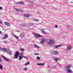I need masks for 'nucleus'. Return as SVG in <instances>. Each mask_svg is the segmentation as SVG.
Masks as SVG:
<instances>
[{
  "instance_id": "f257e3e1",
  "label": "nucleus",
  "mask_w": 73,
  "mask_h": 73,
  "mask_svg": "<svg viewBox=\"0 0 73 73\" xmlns=\"http://www.w3.org/2000/svg\"><path fill=\"white\" fill-rule=\"evenodd\" d=\"M19 52L18 51H16L15 52V54L14 56V58H17L18 57H19Z\"/></svg>"
},
{
  "instance_id": "f03ea898",
  "label": "nucleus",
  "mask_w": 73,
  "mask_h": 73,
  "mask_svg": "<svg viewBox=\"0 0 73 73\" xmlns=\"http://www.w3.org/2000/svg\"><path fill=\"white\" fill-rule=\"evenodd\" d=\"M54 44V41L52 40H50L49 41V42H48V45H52V44Z\"/></svg>"
},
{
  "instance_id": "7ed1b4c3",
  "label": "nucleus",
  "mask_w": 73,
  "mask_h": 73,
  "mask_svg": "<svg viewBox=\"0 0 73 73\" xmlns=\"http://www.w3.org/2000/svg\"><path fill=\"white\" fill-rule=\"evenodd\" d=\"M58 54V52L57 51H52L51 53L52 55H53L54 54Z\"/></svg>"
},
{
  "instance_id": "20e7f679",
  "label": "nucleus",
  "mask_w": 73,
  "mask_h": 73,
  "mask_svg": "<svg viewBox=\"0 0 73 73\" xmlns=\"http://www.w3.org/2000/svg\"><path fill=\"white\" fill-rule=\"evenodd\" d=\"M4 36L5 37H3L2 38L3 40L6 39V38H7L8 37V35L7 34H5L4 35Z\"/></svg>"
},
{
  "instance_id": "39448f33",
  "label": "nucleus",
  "mask_w": 73,
  "mask_h": 73,
  "mask_svg": "<svg viewBox=\"0 0 73 73\" xmlns=\"http://www.w3.org/2000/svg\"><path fill=\"white\" fill-rule=\"evenodd\" d=\"M2 57L4 59V60H5V61H10L9 59L6 58L3 55L2 56Z\"/></svg>"
},
{
  "instance_id": "423d86ee",
  "label": "nucleus",
  "mask_w": 73,
  "mask_h": 73,
  "mask_svg": "<svg viewBox=\"0 0 73 73\" xmlns=\"http://www.w3.org/2000/svg\"><path fill=\"white\" fill-rule=\"evenodd\" d=\"M24 16L26 17H29L31 16V15L29 14H25L24 15Z\"/></svg>"
},
{
  "instance_id": "0eeeda50",
  "label": "nucleus",
  "mask_w": 73,
  "mask_h": 73,
  "mask_svg": "<svg viewBox=\"0 0 73 73\" xmlns=\"http://www.w3.org/2000/svg\"><path fill=\"white\" fill-rule=\"evenodd\" d=\"M35 37H36V38H38V37H41V35L38 34H36L35 35Z\"/></svg>"
},
{
  "instance_id": "6e6552de",
  "label": "nucleus",
  "mask_w": 73,
  "mask_h": 73,
  "mask_svg": "<svg viewBox=\"0 0 73 73\" xmlns=\"http://www.w3.org/2000/svg\"><path fill=\"white\" fill-rule=\"evenodd\" d=\"M70 67H71V66H67L65 67V69L66 70H69V69L70 68Z\"/></svg>"
},
{
  "instance_id": "1a4fd4ad",
  "label": "nucleus",
  "mask_w": 73,
  "mask_h": 73,
  "mask_svg": "<svg viewBox=\"0 0 73 73\" xmlns=\"http://www.w3.org/2000/svg\"><path fill=\"white\" fill-rule=\"evenodd\" d=\"M44 64H45L44 63L40 64L37 63V65H39V66H44Z\"/></svg>"
},
{
  "instance_id": "9d476101",
  "label": "nucleus",
  "mask_w": 73,
  "mask_h": 73,
  "mask_svg": "<svg viewBox=\"0 0 73 73\" xmlns=\"http://www.w3.org/2000/svg\"><path fill=\"white\" fill-rule=\"evenodd\" d=\"M24 4V3L23 1L19 2L18 3V4H20V5H21V4Z\"/></svg>"
},
{
  "instance_id": "9b49d317",
  "label": "nucleus",
  "mask_w": 73,
  "mask_h": 73,
  "mask_svg": "<svg viewBox=\"0 0 73 73\" xmlns=\"http://www.w3.org/2000/svg\"><path fill=\"white\" fill-rule=\"evenodd\" d=\"M5 25H6L7 26H8V27H9V26H10V25L9 23L7 22H5Z\"/></svg>"
},
{
  "instance_id": "f8f14e48",
  "label": "nucleus",
  "mask_w": 73,
  "mask_h": 73,
  "mask_svg": "<svg viewBox=\"0 0 73 73\" xmlns=\"http://www.w3.org/2000/svg\"><path fill=\"white\" fill-rule=\"evenodd\" d=\"M67 49L68 50H70V49H71V46H68L67 48Z\"/></svg>"
},
{
  "instance_id": "ddd939ff",
  "label": "nucleus",
  "mask_w": 73,
  "mask_h": 73,
  "mask_svg": "<svg viewBox=\"0 0 73 73\" xmlns=\"http://www.w3.org/2000/svg\"><path fill=\"white\" fill-rule=\"evenodd\" d=\"M1 50H3V51H7V50L6 48H2V49Z\"/></svg>"
},
{
  "instance_id": "4468645a",
  "label": "nucleus",
  "mask_w": 73,
  "mask_h": 73,
  "mask_svg": "<svg viewBox=\"0 0 73 73\" xmlns=\"http://www.w3.org/2000/svg\"><path fill=\"white\" fill-rule=\"evenodd\" d=\"M61 46H62V44L56 46L55 47V48H58V47H60Z\"/></svg>"
},
{
  "instance_id": "2eb2a0df",
  "label": "nucleus",
  "mask_w": 73,
  "mask_h": 73,
  "mask_svg": "<svg viewBox=\"0 0 73 73\" xmlns=\"http://www.w3.org/2000/svg\"><path fill=\"white\" fill-rule=\"evenodd\" d=\"M33 46L34 47H35V48H39V47L36 44H34Z\"/></svg>"
},
{
  "instance_id": "dca6fc26",
  "label": "nucleus",
  "mask_w": 73,
  "mask_h": 73,
  "mask_svg": "<svg viewBox=\"0 0 73 73\" xmlns=\"http://www.w3.org/2000/svg\"><path fill=\"white\" fill-rule=\"evenodd\" d=\"M44 42H45V40H44V39H42L41 40L40 43L41 44H42V43H44Z\"/></svg>"
},
{
  "instance_id": "f3484780",
  "label": "nucleus",
  "mask_w": 73,
  "mask_h": 73,
  "mask_svg": "<svg viewBox=\"0 0 73 73\" xmlns=\"http://www.w3.org/2000/svg\"><path fill=\"white\" fill-rule=\"evenodd\" d=\"M15 10L16 11H17L18 12H21V11H22V10L21 11L20 10V9H16Z\"/></svg>"
},
{
  "instance_id": "a211bd4d",
  "label": "nucleus",
  "mask_w": 73,
  "mask_h": 73,
  "mask_svg": "<svg viewBox=\"0 0 73 73\" xmlns=\"http://www.w3.org/2000/svg\"><path fill=\"white\" fill-rule=\"evenodd\" d=\"M19 60H21V58H22V55H21L19 56Z\"/></svg>"
},
{
  "instance_id": "6ab92c4d",
  "label": "nucleus",
  "mask_w": 73,
  "mask_h": 73,
  "mask_svg": "<svg viewBox=\"0 0 73 73\" xmlns=\"http://www.w3.org/2000/svg\"><path fill=\"white\" fill-rule=\"evenodd\" d=\"M41 32H42L43 33H44V34H46V32H45V31H44V30H41Z\"/></svg>"
},
{
  "instance_id": "aec40b11",
  "label": "nucleus",
  "mask_w": 73,
  "mask_h": 73,
  "mask_svg": "<svg viewBox=\"0 0 73 73\" xmlns=\"http://www.w3.org/2000/svg\"><path fill=\"white\" fill-rule=\"evenodd\" d=\"M0 69H1V70H2L3 69V66H2V65L0 64Z\"/></svg>"
},
{
  "instance_id": "412c9836",
  "label": "nucleus",
  "mask_w": 73,
  "mask_h": 73,
  "mask_svg": "<svg viewBox=\"0 0 73 73\" xmlns=\"http://www.w3.org/2000/svg\"><path fill=\"white\" fill-rule=\"evenodd\" d=\"M14 37H15L17 39H18L19 38V37L18 36H16L15 35H13Z\"/></svg>"
},
{
  "instance_id": "4be33fe9",
  "label": "nucleus",
  "mask_w": 73,
  "mask_h": 73,
  "mask_svg": "<svg viewBox=\"0 0 73 73\" xmlns=\"http://www.w3.org/2000/svg\"><path fill=\"white\" fill-rule=\"evenodd\" d=\"M67 72L68 73H72V71L70 70H67Z\"/></svg>"
},
{
  "instance_id": "5701e85b",
  "label": "nucleus",
  "mask_w": 73,
  "mask_h": 73,
  "mask_svg": "<svg viewBox=\"0 0 73 73\" xmlns=\"http://www.w3.org/2000/svg\"><path fill=\"white\" fill-rule=\"evenodd\" d=\"M29 62H27V63H25V65L26 66L27 65H29Z\"/></svg>"
},
{
  "instance_id": "b1692460",
  "label": "nucleus",
  "mask_w": 73,
  "mask_h": 73,
  "mask_svg": "<svg viewBox=\"0 0 73 73\" xmlns=\"http://www.w3.org/2000/svg\"><path fill=\"white\" fill-rule=\"evenodd\" d=\"M58 58H54V60H55V61H58Z\"/></svg>"
},
{
  "instance_id": "393cba45",
  "label": "nucleus",
  "mask_w": 73,
  "mask_h": 73,
  "mask_svg": "<svg viewBox=\"0 0 73 73\" xmlns=\"http://www.w3.org/2000/svg\"><path fill=\"white\" fill-rule=\"evenodd\" d=\"M23 58H26V59H27V60H28V57H27L25 56H23Z\"/></svg>"
},
{
  "instance_id": "a878e982",
  "label": "nucleus",
  "mask_w": 73,
  "mask_h": 73,
  "mask_svg": "<svg viewBox=\"0 0 73 73\" xmlns=\"http://www.w3.org/2000/svg\"><path fill=\"white\" fill-rule=\"evenodd\" d=\"M20 50H21V51H22V52L24 50L23 48H20Z\"/></svg>"
},
{
  "instance_id": "bb28decb",
  "label": "nucleus",
  "mask_w": 73,
  "mask_h": 73,
  "mask_svg": "<svg viewBox=\"0 0 73 73\" xmlns=\"http://www.w3.org/2000/svg\"><path fill=\"white\" fill-rule=\"evenodd\" d=\"M28 69L27 68H25L24 69V70L25 71H27V70Z\"/></svg>"
},
{
  "instance_id": "cd10ccee",
  "label": "nucleus",
  "mask_w": 73,
  "mask_h": 73,
  "mask_svg": "<svg viewBox=\"0 0 73 73\" xmlns=\"http://www.w3.org/2000/svg\"><path fill=\"white\" fill-rule=\"evenodd\" d=\"M34 54H35V55L36 56V55H39V54H38V53H35Z\"/></svg>"
},
{
  "instance_id": "c85d7f7f",
  "label": "nucleus",
  "mask_w": 73,
  "mask_h": 73,
  "mask_svg": "<svg viewBox=\"0 0 73 73\" xmlns=\"http://www.w3.org/2000/svg\"><path fill=\"white\" fill-rule=\"evenodd\" d=\"M36 58L37 60H40V57H36Z\"/></svg>"
},
{
  "instance_id": "c756f323",
  "label": "nucleus",
  "mask_w": 73,
  "mask_h": 73,
  "mask_svg": "<svg viewBox=\"0 0 73 73\" xmlns=\"http://www.w3.org/2000/svg\"><path fill=\"white\" fill-rule=\"evenodd\" d=\"M33 21H35L37 22V21H38V20H36V19H35V20H33Z\"/></svg>"
},
{
  "instance_id": "7c9ffc66",
  "label": "nucleus",
  "mask_w": 73,
  "mask_h": 73,
  "mask_svg": "<svg viewBox=\"0 0 73 73\" xmlns=\"http://www.w3.org/2000/svg\"><path fill=\"white\" fill-rule=\"evenodd\" d=\"M19 10H20V11H19V12H23V10L21 9H19Z\"/></svg>"
},
{
  "instance_id": "2f4dec72",
  "label": "nucleus",
  "mask_w": 73,
  "mask_h": 73,
  "mask_svg": "<svg viewBox=\"0 0 73 73\" xmlns=\"http://www.w3.org/2000/svg\"><path fill=\"white\" fill-rule=\"evenodd\" d=\"M4 42L5 44H6V43H7V41L6 40Z\"/></svg>"
},
{
  "instance_id": "473e14b6",
  "label": "nucleus",
  "mask_w": 73,
  "mask_h": 73,
  "mask_svg": "<svg viewBox=\"0 0 73 73\" xmlns=\"http://www.w3.org/2000/svg\"><path fill=\"white\" fill-rule=\"evenodd\" d=\"M23 27H25V26H26V24H23Z\"/></svg>"
},
{
  "instance_id": "72a5a7b5",
  "label": "nucleus",
  "mask_w": 73,
  "mask_h": 73,
  "mask_svg": "<svg viewBox=\"0 0 73 73\" xmlns=\"http://www.w3.org/2000/svg\"><path fill=\"white\" fill-rule=\"evenodd\" d=\"M55 27L57 28V25H55Z\"/></svg>"
},
{
  "instance_id": "f704fd0d",
  "label": "nucleus",
  "mask_w": 73,
  "mask_h": 73,
  "mask_svg": "<svg viewBox=\"0 0 73 73\" xmlns=\"http://www.w3.org/2000/svg\"><path fill=\"white\" fill-rule=\"evenodd\" d=\"M3 9V8H2V7H0V9Z\"/></svg>"
},
{
  "instance_id": "c9c22d12",
  "label": "nucleus",
  "mask_w": 73,
  "mask_h": 73,
  "mask_svg": "<svg viewBox=\"0 0 73 73\" xmlns=\"http://www.w3.org/2000/svg\"><path fill=\"white\" fill-rule=\"evenodd\" d=\"M2 49V48L1 47H0V50H1V49Z\"/></svg>"
},
{
  "instance_id": "e433bc0d",
  "label": "nucleus",
  "mask_w": 73,
  "mask_h": 73,
  "mask_svg": "<svg viewBox=\"0 0 73 73\" xmlns=\"http://www.w3.org/2000/svg\"><path fill=\"white\" fill-rule=\"evenodd\" d=\"M1 60H1V58H0V62L1 61Z\"/></svg>"
},
{
  "instance_id": "4c0bfd02",
  "label": "nucleus",
  "mask_w": 73,
  "mask_h": 73,
  "mask_svg": "<svg viewBox=\"0 0 73 73\" xmlns=\"http://www.w3.org/2000/svg\"><path fill=\"white\" fill-rule=\"evenodd\" d=\"M56 68V66H53V68Z\"/></svg>"
},
{
  "instance_id": "58836bf2",
  "label": "nucleus",
  "mask_w": 73,
  "mask_h": 73,
  "mask_svg": "<svg viewBox=\"0 0 73 73\" xmlns=\"http://www.w3.org/2000/svg\"><path fill=\"white\" fill-rule=\"evenodd\" d=\"M0 23H1V24H2V21H0Z\"/></svg>"
},
{
  "instance_id": "ea45409f",
  "label": "nucleus",
  "mask_w": 73,
  "mask_h": 73,
  "mask_svg": "<svg viewBox=\"0 0 73 73\" xmlns=\"http://www.w3.org/2000/svg\"><path fill=\"white\" fill-rule=\"evenodd\" d=\"M0 34H1V32L0 31Z\"/></svg>"
},
{
  "instance_id": "a19ab883",
  "label": "nucleus",
  "mask_w": 73,
  "mask_h": 73,
  "mask_svg": "<svg viewBox=\"0 0 73 73\" xmlns=\"http://www.w3.org/2000/svg\"><path fill=\"white\" fill-rule=\"evenodd\" d=\"M59 61H61V60H59Z\"/></svg>"
},
{
  "instance_id": "79ce46f5",
  "label": "nucleus",
  "mask_w": 73,
  "mask_h": 73,
  "mask_svg": "<svg viewBox=\"0 0 73 73\" xmlns=\"http://www.w3.org/2000/svg\"><path fill=\"white\" fill-rule=\"evenodd\" d=\"M22 53L23 54V53Z\"/></svg>"
}]
</instances>
